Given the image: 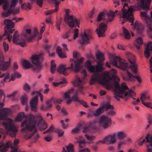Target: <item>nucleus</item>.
<instances>
[{
  "mask_svg": "<svg viewBox=\"0 0 152 152\" xmlns=\"http://www.w3.org/2000/svg\"><path fill=\"white\" fill-rule=\"evenodd\" d=\"M128 15H127L126 16V17H125V18H126V20H129V21L131 23V26H133L134 25V18H133V13H132V14L131 15H129V16H127Z\"/></svg>",
  "mask_w": 152,
  "mask_h": 152,
  "instance_id": "nucleus-47",
  "label": "nucleus"
},
{
  "mask_svg": "<svg viewBox=\"0 0 152 152\" xmlns=\"http://www.w3.org/2000/svg\"><path fill=\"white\" fill-rule=\"evenodd\" d=\"M87 69L90 72L96 73L95 67L94 66L91 65Z\"/></svg>",
  "mask_w": 152,
  "mask_h": 152,
  "instance_id": "nucleus-56",
  "label": "nucleus"
},
{
  "mask_svg": "<svg viewBox=\"0 0 152 152\" xmlns=\"http://www.w3.org/2000/svg\"><path fill=\"white\" fill-rule=\"evenodd\" d=\"M56 52L58 56L61 58H63L66 57L64 51L63 52L62 49L59 47H57L56 49Z\"/></svg>",
  "mask_w": 152,
  "mask_h": 152,
  "instance_id": "nucleus-33",
  "label": "nucleus"
},
{
  "mask_svg": "<svg viewBox=\"0 0 152 152\" xmlns=\"http://www.w3.org/2000/svg\"><path fill=\"white\" fill-rule=\"evenodd\" d=\"M4 23L6 28L7 30H10L8 31L5 30L4 33V35L0 36V41L1 40L4 36H7V37L8 41L10 42L12 39V36L11 35L12 33L15 30L14 29L11 30L13 28L14 26V24L11 20L5 19L4 20Z\"/></svg>",
  "mask_w": 152,
  "mask_h": 152,
  "instance_id": "nucleus-8",
  "label": "nucleus"
},
{
  "mask_svg": "<svg viewBox=\"0 0 152 152\" xmlns=\"http://www.w3.org/2000/svg\"><path fill=\"white\" fill-rule=\"evenodd\" d=\"M11 4L10 5L9 8V4L7 2H6V0H0V5L4 2L3 6V10L5 11L2 12V15L3 17H7L9 16L12 13L13 14H17L19 12L18 9H16L15 10L13 8L16 4L18 0H11Z\"/></svg>",
  "mask_w": 152,
  "mask_h": 152,
  "instance_id": "nucleus-5",
  "label": "nucleus"
},
{
  "mask_svg": "<svg viewBox=\"0 0 152 152\" xmlns=\"http://www.w3.org/2000/svg\"><path fill=\"white\" fill-rule=\"evenodd\" d=\"M118 48L119 50H125V46L121 45L118 44L117 45Z\"/></svg>",
  "mask_w": 152,
  "mask_h": 152,
  "instance_id": "nucleus-62",
  "label": "nucleus"
},
{
  "mask_svg": "<svg viewBox=\"0 0 152 152\" xmlns=\"http://www.w3.org/2000/svg\"><path fill=\"white\" fill-rule=\"evenodd\" d=\"M107 28V26L104 23H102L99 24L98 28L96 30V32L99 37L104 36V33Z\"/></svg>",
  "mask_w": 152,
  "mask_h": 152,
  "instance_id": "nucleus-21",
  "label": "nucleus"
},
{
  "mask_svg": "<svg viewBox=\"0 0 152 152\" xmlns=\"http://www.w3.org/2000/svg\"><path fill=\"white\" fill-rule=\"evenodd\" d=\"M62 100L61 99H55L52 98L50 100H48V109L52 107L53 103L55 104H60Z\"/></svg>",
  "mask_w": 152,
  "mask_h": 152,
  "instance_id": "nucleus-31",
  "label": "nucleus"
},
{
  "mask_svg": "<svg viewBox=\"0 0 152 152\" xmlns=\"http://www.w3.org/2000/svg\"><path fill=\"white\" fill-rule=\"evenodd\" d=\"M126 72L127 74L123 77V78L124 80L132 81H134L136 79L139 83H140L142 82V80L139 75L134 76L127 71Z\"/></svg>",
  "mask_w": 152,
  "mask_h": 152,
  "instance_id": "nucleus-20",
  "label": "nucleus"
},
{
  "mask_svg": "<svg viewBox=\"0 0 152 152\" xmlns=\"http://www.w3.org/2000/svg\"><path fill=\"white\" fill-rule=\"evenodd\" d=\"M93 116H94V111H91L88 113L87 117L88 118H91Z\"/></svg>",
  "mask_w": 152,
  "mask_h": 152,
  "instance_id": "nucleus-60",
  "label": "nucleus"
},
{
  "mask_svg": "<svg viewBox=\"0 0 152 152\" xmlns=\"http://www.w3.org/2000/svg\"><path fill=\"white\" fill-rule=\"evenodd\" d=\"M56 65L54 61L52 60L51 62L50 71L52 74H54L56 70Z\"/></svg>",
  "mask_w": 152,
  "mask_h": 152,
  "instance_id": "nucleus-44",
  "label": "nucleus"
},
{
  "mask_svg": "<svg viewBox=\"0 0 152 152\" xmlns=\"http://www.w3.org/2000/svg\"><path fill=\"white\" fill-rule=\"evenodd\" d=\"M92 38V36L90 34H88L85 31L83 34L81 35V38L79 39L80 43L81 44H88L89 41Z\"/></svg>",
  "mask_w": 152,
  "mask_h": 152,
  "instance_id": "nucleus-23",
  "label": "nucleus"
},
{
  "mask_svg": "<svg viewBox=\"0 0 152 152\" xmlns=\"http://www.w3.org/2000/svg\"><path fill=\"white\" fill-rule=\"evenodd\" d=\"M28 97L26 94H24L21 99V102L23 105H25L27 103Z\"/></svg>",
  "mask_w": 152,
  "mask_h": 152,
  "instance_id": "nucleus-48",
  "label": "nucleus"
},
{
  "mask_svg": "<svg viewBox=\"0 0 152 152\" xmlns=\"http://www.w3.org/2000/svg\"><path fill=\"white\" fill-rule=\"evenodd\" d=\"M35 94L37 96L34 97L30 101V104L31 110L34 111H36L37 110V106L38 101V96H39L40 98L41 102L43 101V96L39 92L34 91L31 93V94L34 95Z\"/></svg>",
  "mask_w": 152,
  "mask_h": 152,
  "instance_id": "nucleus-14",
  "label": "nucleus"
},
{
  "mask_svg": "<svg viewBox=\"0 0 152 152\" xmlns=\"http://www.w3.org/2000/svg\"><path fill=\"white\" fill-rule=\"evenodd\" d=\"M126 57L128 58L129 62L131 64L130 68L132 73L134 74L137 73V65L135 63V60L134 56L130 53H126Z\"/></svg>",
  "mask_w": 152,
  "mask_h": 152,
  "instance_id": "nucleus-17",
  "label": "nucleus"
},
{
  "mask_svg": "<svg viewBox=\"0 0 152 152\" xmlns=\"http://www.w3.org/2000/svg\"><path fill=\"white\" fill-rule=\"evenodd\" d=\"M146 95L144 94H141L140 99L142 102H144L146 99Z\"/></svg>",
  "mask_w": 152,
  "mask_h": 152,
  "instance_id": "nucleus-64",
  "label": "nucleus"
},
{
  "mask_svg": "<svg viewBox=\"0 0 152 152\" xmlns=\"http://www.w3.org/2000/svg\"><path fill=\"white\" fill-rule=\"evenodd\" d=\"M139 8L136 6H131L128 7L127 4L124 3L123 7L121 9V11L120 12L122 14V18H124L127 15L128 17L129 15H131L133 11L137 10Z\"/></svg>",
  "mask_w": 152,
  "mask_h": 152,
  "instance_id": "nucleus-13",
  "label": "nucleus"
},
{
  "mask_svg": "<svg viewBox=\"0 0 152 152\" xmlns=\"http://www.w3.org/2000/svg\"><path fill=\"white\" fill-rule=\"evenodd\" d=\"M116 136L118 139L122 140L126 136V134L123 132H119L117 133Z\"/></svg>",
  "mask_w": 152,
  "mask_h": 152,
  "instance_id": "nucleus-42",
  "label": "nucleus"
},
{
  "mask_svg": "<svg viewBox=\"0 0 152 152\" xmlns=\"http://www.w3.org/2000/svg\"><path fill=\"white\" fill-rule=\"evenodd\" d=\"M56 132L58 133V137H60L63 136V134L64 133V131L63 130L57 129L56 130Z\"/></svg>",
  "mask_w": 152,
  "mask_h": 152,
  "instance_id": "nucleus-54",
  "label": "nucleus"
},
{
  "mask_svg": "<svg viewBox=\"0 0 152 152\" xmlns=\"http://www.w3.org/2000/svg\"><path fill=\"white\" fill-rule=\"evenodd\" d=\"M11 145V143L9 141L7 142L5 145L3 142H0V150L1 152H5Z\"/></svg>",
  "mask_w": 152,
  "mask_h": 152,
  "instance_id": "nucleus-27",
  "label": "nucleus"
},
{
  "mask_svg": "<svg viewBox=\"0 0 152 152\" xmlns=\"http://www.w3.org/2000/svg\"><path fill=\"white\" fill-rule=\"evenodd\" d=\"M73 91V89L72 88L65 92L63 95L64 99H70L71 97L70 95L72 93Z\"/></svg>",
  "mask_w": 152,
  "mask_h": 152,
  "instance_id": "nucleus-40",
  "label": "nucleus"
},
{
  "mask_svg": "<svg viewBox=\"0 0 152 152\" xmlns=\"http://www.w3.org/2000/svg\"><path fill=\"white\" fill-rule=\"evenodd\" d=\"M26 120L21 125V127L25 126L22 129L23 132H31L35 128L37 123V126L40 129H44L47 127V125L39 114L35 116L32 114H30L26 115Z\"/></svg>",
  "mask_w": 152,
  "mask_h": 152,
  "instance_id": "nucleus-3",
  "label": "nucleus"
},
{
  "mask_svg": "<svg viewBox=\"0 0 152 152\" xmlns=\"http://www.w3.org/2000/svg\"><path fill=\"white\" fill-rule=\"evenodd\" d=\"M13 39L14 43H16L17 44L20 45L18 42H22L23 39H22L21 35V40H20V37L18 35V32L16 31L14 33L13 35Z\"/></svg>",
  "mask_w": 152,
  "mask_h": 152,
  "instance_id": "nucleus-30",
  "label": "nucleus"
},
{
  "mask_svg": "<svg viewBox=\"0 0 152 152\" xmlns=\"http://www.w3.org/2000/svg\"><path fill=\"white\" fill-rule=\"evenodd\" d=\"M114 15V13L113 12L111 11H110L107 14V19H106L104 17V13L101 12H100L98 16L96 21L98 22H99L101 20L104 19L105 20L106 23H108L111 21L113 19Z\"/></svg>",
  "mask_w": 152,
  "mask_h": 152,
  "instance_id": "nucleus-16",
  "label": "nucleus"
},
{
  "mask_svg": "<svg viewBox=\"0 0 152 152\" xmlns=\"http://www.w3.org/2000/svg\"><path fill=\"white\" fill-rule=\"evenodd\" d=\"M122 29L123 33L124 34L125 38L127 39H129L131 35L127 29L125 28L124 27H122Z\"/></svg>",
  "mask_w": 152,
  "mask_h": 152,
  "instance_id": "nucleus-38",
  "label": "nucleus"
},
{
  "mask_svg": "<svg viewBox=\"0 0 152 152\" xmlns=\"http://www.w3.org/2000/svg\"><path fill=\"white\" fill-rule=\"evenodd\" d=\"M70 10L67 9L66 11V15L64 18L65 23L71 28L77 27L79 28L80 20L72 15H69Z\"/></svg>",
  "mask_w": 152,
  "mask_h": 152,
  "instance_id": "nucleus-7",
  "label": "nucleus"
},
{
  "mask_svg": "<svg viewBox=\"0 0 152 152\" xmlns=\"http://www.w3.org/2000/svg\"><path fill=\"white\" fill-rule=\"evenodd\" d=\"M110 73L113 74L112 76L114 82L113 83H110L112 86L110 87L109 89L110 88H114L115 92L117 94H120L115 95V98L118 101H120L119 98H120L122 99L125 98V100L126 101L129 97L134 96L135 95V93L132 90H130L126 92L125 91V90H128V88L124 83H122L121 86H120L118 83L119 79L115 75L116 71L113 69L110 72Z\"/></svg>",
  "mask_w": 152,
  "mask_h": 152,
  "instance_id": "nucleus-2",
  "label": "nucleus"
},
{
  "mask_svg": "<svg viewBox=\"0 0 152 152\" xmlns=\"http://www.w3.org/2000/svg\"><path fill=\"white\" fill-rule=\"evenodd\" d=\"M111 119L105 115L102 116L100 118L99 122V125L106 128L111 124Z\"/></svg>",
  "mask_w": 152,
  "mask_h": 152,
  "instance_id": "nucleus-19",
  "label": "nucleus"
},
{
  "mask_svg": "<svg viewBox=\"0 0 152 152\" xmlns=\"http://www.w3.org/2000/svg\"><path fill=\"white\" fill-rule=\"evenodd\" d=\"M78 31L79 30L77 28H75L72 30V32L73 34V37L72 38L68 39V41H71L76 39L78 37Z\"/></svg>",
  "mask_w": 152,
  "mask_h": 152,
  "instance_id": "nucleus-34",
  "label": "nucleus"
},
{
  "mask_svg": "<svg viewBox=\"0 0 152 152\" xmlns=\"http://www.w3.org/2000/svg\"><path fill=\"white\" fill-rule=\"evenodd\" d=\"M25 116V115L23 112H21L19 113L15 119L16 122L20 121Z\"/></svg>",
  "mask_w": 152,
  "mask_h": 152,
  "instance_id": "nucleus-41",
  "label": "nucleus"
},
{
  "mask_svg": "<svg viewBox=\"0 0 152 152\" xmlns=\"http://www.w3.org/2000/svg\"><path fill=\"white\" fill-rule=\"evenodd\" d=\"M11 110L9 109L3 108L0 110V121L6 119L7 115L10 114Z\"/></svg>",
  "mask_w": 152,
  "mask_h": 152,
  "instance_id": "nucleus-25",
  "label": "nucleus"
},
{
  "mask_svg": "<svg viewBox=\"0 0 152 152\" xmlns=\"http://www.w3.org/2000/svg\"><path fill=\"white\" fill-rule=\"evenodd\" d=\"M61 19H60L56 23V27L57 28H58L59 31H60V26L61 24Z\"/></svg>",
  "mask_w": 152,
  "mask_h": 152,
  "instance_id": "nucleus-58",
  "label": "nucleus"
},
{
  "mask_svg": "<svg viewBox=\"0 0 152 152\" xmlns=\"http://www.w3.org/2000/svg\"><path fill=\"white\" fill-rule=\"evenodd\" d=\"M146 141L150 142V146L148 145L147 148L148 149V152H152V136H150L148 134L145 137Z\"/></svg>",
  "mask_w": 152,
  "mask_h": 152,
  "instance_id": "nucleus-28",
  "label": "nucleus"
},
{
  "mask_svg": "<svg viewBox=\"0 0 152 152\" xmlns=\"http://www.w3.org/2000/svg\"><path fill=\"white\" fill-rule=\"evenodd\" d=\"M107 115L111 116H113L116 114L115 111L113 110V109L108 111L107 113Z\"/></svg>",
  "mask_w": 152,
  "mask_h": 152,
  "instance_id": "nucleus-51",
  "label": "nucleus"
},
{
  "mask_svg": "<svg viewBox=\"0 0 152 152\" xmlns=\"http://www.w3.org/2000/svg\"><path fill=\"white\" fill-rule=\"evenodd\" d=\"M43 59L42 54L32 55L31 59L33 64L34 65L32 66V68L34 71H39L42 68L41 63Z\"/></svg>",
  "mask_w": 152,
  "mask_h": 152,
  "instance_id": "nucleus-10",
  "label": "nucleus"
},
{
  "mask_svg": "<svg viewBox=\"0 0 152 152\" xmlns=\"http://www.w3.org/2000/svg\"><path fill=\"white\" fill-rule=\"evenodd\" d=\"M85 66L87 68H88L91 66V61L90 60H88L85 63Z\"/></svg>",
  "mask_w": 152,
  "mask_h": 152,
  "instance_id": "nucleus-61",
  "label": "nucleus"
},
{
  "mask_svg": "<svg viewBox=\"0 0 152 152\" xmlns=\"http://www.w3.org/2000/svg\"><path fill=\"white\" fill-rule=\"evenodd\" d=\"M103 108V110H107L109 109H113L114 107H113L109 104V103H106L104 105H103L102 106Z\"/></svg>",
  "mask_w": 152,
  "mask_h": 152,
  "instance_id": "nucleus-46",
  "label": "nucleus"
},
{
  "mask_svg": "<svg viewBox=\"0 0 152 152\" xmlns=\"http://www.w3.org/2000/svg\"><path fill=\"white\" fill-rule=\"evenodd\" d=\"M83 81H82L79 78L77 77L74 82V84L76 86L78 87V90L76 92L75 94L71 98L72 101L75 102H77L79 103L80 100L77 97L78 95V92H79L80 93L83 94Z\"/></svg>",
  "mask_w": 152,
  "mask_h": 152,
  "instance_id": "nucleus-11",
  "label": "nucleus"
},
{
  "mask_svg": "<svg viewBox=\"0 0 152 152\" xmlns=\"http://www.w3.org/2000/svg\"><path fill=\"white\" fill-rule=\"evenodd\" d=\"M23 89L27 92H28L30 90L31 87L28 84L26 83L23 86Z\"/></svg>",
  "mask_w": 152,
  "mask_h": 152,
  "instance_id": "nucleus-50",
  "label": "nucleus"
},
{
  "mask_svg": "<svg viewBox=\"0 0 152 152\" xmlns=\"http://www.w3.org/2000/svg\"><path fill=\"white\" fill-rule=\"evenodd\" d=\"M90 128L91 127L89 126V124L87 126H85L83 128V132L84 133H87L90 131Z\"/></svg>",
  "mask_w": 152,
  "mask_h": 152,
  "instance_id": "nucleus-52",
  "label": "nucleus"
},
{
  "mask_svg": "<svg viewBox=\"0 0 152 152\" xmlns=\"http://www.w3.org/2000/svg\"><path fill=\"white\" fill-rule=\"evenodd\" d=\"M104 111V110H103L102 107L101 106L94 111V116H98L103 113Z\"/></svg>",
  "mask_w": 152,
  "mask_h": 152,
  "instance_id": "nucleus-39",
  "label": "nucleus"
},
{
  "mask_svg": "<svg viewBox=\"0 0 152 152\" xmlns=\"http://www.w3.org/2000/svg\"><path fill=\"white\" fill-rule=\"evenodd\" d=\"M25 31L26 32L21 34L23 42H18L20 45L22 47H24L26 45V41L29 42L31 41L34 37H36L39 34L38 31L36 28L34 29L32 34H31V29H26Z\"/></svg>",
  "mask_w": 152,
  "mask_h": 152,
  "instance_id": "nucleus-6",
  "label": "nucleus"
},
{
  "mask_svg": "<svg viewBox=\"0 0 152 152\" xmlns=\"http://www.w3.org/2000/svg\"><path fill=\"white\" fill-rule=\"evenodd\" d=\"M21 77V75L17 72H15L11 76L10 81L14 80L16 77L19 78Z\"/></svg>",
  "mask_w": 152,
  "mask_h": 152,
  "instance_id": "nucleus-45",
  "label": "nucleus"
},
{
  "mask_svg": "<svg viewBox=\"0 0 152 152\" xmlns=\"http://www.w3.org/2000/svg\"><path fill=\"white\" fill-rule=\"evenodd\" d=\"M66 148L68 152H72L73 151V146L72 145L69 144Z\"/></svg>",
  "mask_w": 152,
  "mask_h": 152,
  "instance_id": "nucleus-53",
  "label": "nucleus"
},
{
  "mask_svg": "<svg viewBox=\"0 0 152 152\" xmlns=\"http://www.w3.org/2000/svg\"><path fill=\"white\" fill-rule=\"evenodd\" d=\"M5 96L2 90H0V107L4 105L3 103L5 101Z\"/></svg>",
  "mask_w": 152,
  "mask_h": 152,
  "instance_id": "nucleus-37",
  "label": "nucleus"
},
{
  "mask_svg": "<svg viewBox=\"0 0 152 152\" xmlns=\"http://www.w3.org/2000/svg\"><path fill=\"white\" fill-rule=\"evenodd\" d=\"M141 18L145 23V26L148 28L147 32L149 33L152 31V21L150 18L149 15L145 12H141Z\"/></svg>",
  "mask_w": 152,
  "mask_h": 152,
  "instance_id": "nucleus-15",
  "label": "nucleus"
},
{
  "mask_svg": "<svg viewBox=\"0 0 152 152\" xmlns=\"http://www.w3.org/2000/svg\"><path fill=\"white\" fill-rule=\"evenodd\" d=\"M72 36V31H68L63 35L62 38L64 39H68V38Z\"/></svg>",
  "mask_w": 152,
  "mask_h": 152,
  "instance_id": "nucleus-43",
  "label": "nucleus"
},
{
  "mask_svg": "<svg viewBox=\"0 0 152 152\" xmlns=\"http://www.w3.org/2000/svg\"><path fill=\"white\" fill-rule=\"evenodd\" d=\"M2 124L8 134L12 137H15L18 130L12 119L7 118V121L3 122Z\"/></svg>",
  "mask_w": 152,
  "mask_h": 152,
  "instance_id": "nucleus-9",
  "label": "nucleus"
},
{
  "mask_svg": "<svg viewBox=\"0 0 152 152\" xmlns=\"http://www.w3.org/2000/svg\"><path fill=\"white\" fill-rule=\"evenodd\" d=\"M141 7L143 8H148L151 3V0H140Z\"/></svg>",
  "mask_w": 152,
  "mask_h": 152,
  "instance_id": "nucleus-29",
  "label": "nucleus"
},
{
  "mask_svg": "<svg viewBox=\"0 0 152 152\" xmlns=\"http://www.w3.org/2000/svg\"><path fill=\"white\" fill-rule=\"evenodd\" d=\"M78 53L75 52L73 53V57L75 58L76 60L74 61V63H72L70 67L66 68L65 65L61 64L58 66L57 69V71L60 74H62L64 76H67L69 71V69H70L76 72H77L80 71L81 68V64L83 62L84 58L83 57L80 58H79Z\"/></svg>",
  "mask_w": 152,
  "mask_h": 152,
  "instance_id": "nucleus-4",
  "label": "nucleus"
},
{
  "mask_svg": "<svg viewBox=\"0 0 152 152\" xmlns=\"http://www.w3.org/2000/svg\"><path fill=\"white\" fill-rule=\"evenodd\" d=\"M8 61H5L3 55L0 53V69L1 70H6L10 65Z\"/></svg>",
  "mask_w": 152,
  "mask_h": 152,
  "instance_id": "nucleus-24",
  "label": "nucleus"
},
{
  "mask_svg": "<svg viewBox=\"0 0 152 152\" xmlns=\"http://www.w3.org/2000/svg\"><path fill=\"white\" fill-rule=\"evenodd\" d=\"M143 44V42L142 39L139 37L137 38L134 42V44L137 48L139 50L140 48V46Z\"/></svg>",
  "mask_w": 152,
  "mask_h": 152,
  "instance_id": "nucleus-32",
  "label": "nucleus"
},
{
  "mask_svg": "<svg viewBox=\"0 0 152 152\" xmlns=\"http://www.w3.org/2000/svg\"><path fill=\"white\" fill-rule=\"evenodd\" d=\"M116 134L115 133L109 135L104 137L102 140L99 141L97 142L96 144L98 145L100 142H101L103 144L108 143L110 144H113L116 142Z\"/></svg>",
  "mask_w": 152,
  "mask_h": 152,
  "instance_id": "nucleus-18",
  "label": "nucleus"
},
{
  "mask_svg": "<svg viewBox=\"0 0 152 152\" xmlns=\"http://www.w3.org/2000/svg\"><path fill=\"white\" fill-rule=\"evenodd\" d=\"M152 50V42H150L148 43L144 52V55L145 57L148 58L151 55L150 51Z\"/></svg>",
  "mask_w": 152,
  "mask_h": 152,
  "instance_id": "nucleus-26",
  "label": "nucleus"
},
{
  "mask_svg": "<svg viewBox=\"0 0 152 152\" xmlns=\"http://www.w3.org/2000/svg\"><path fill=\"white\" fill-rule=\"evenodd\" d=\"M22 64L24 68L27 69H29L31 67H32L33 66L28 61L25 59L23 60L22 61Z\"/></svg>",
  "mask_w": 152,
  "mask_h": 152,
  "instance_id": "nucleus-35",
  "label": "nucleus"
},
{
  "mask_svg": "<svg viewBox=\"0 0 152 152\" xmlns=\"http://www.w3.org/2000/svg\"><path fill=\"white\" fill-rule=\"evenodd\" d=\"M79 103L81 104L84 107L86 108H88V105L83 100H80Z\"/></svg>",
  "mask_w": 152,
  "mask_h": 152,
  "instance_id": "nucleus-59",
  "label": "nucleus"
},
{
  "mask_svg": "<svg viewBox=\"0 0 152 152\" xmlns=\"http://www.w3.org/2000/svg\"><path fill=\"white\" fill-rule=\"evenodd\" d=\"M3 45L5 51L6 52L7 51L8 49V45L7 44H6L5 42H3Z\"/></svg>",
  "mask_w": 152,
  "mask_h": 152,
  "instance_id": "nucleus-63",
  "label": "nucleus"
},
{
  "mask_svg": "<svg viewBox=\"0 0 152 152\" xmlns=\"http://www.w3.org/2000/svg\"><path fill=\"white\" fill-rule=\"evenodd\" d=\"M96 13V11L95 9L94 8L93 9L92 11L90 12L89 14V17L91 18L95 17Z\"/></svg>",
  "mask_w": 152,
  "mask_h": 152,
  "instance_id": "nucleus-49",
  "label": "nucleus"
},
{
  "mask_svg": "<svg viewBox=\"0 0 152 152\" xmlns=\"http://www.w3.org/2000/svg\"><path fill=\"white\" fill-rule=\"evenodd\" d=\"M85 137L87 139L90 141H92L95 139V137L93 136H90L87 134L85 135Z\"/></svg>",
  "mask_w": 152,
  "mask_h": 152,
  "instance_id": "nucleus-55",
  "label": "nucleus"
},
{
  "mask_svg": "<svg viewBox=\"0 0 152 152\" xmlns=\"http://www.w3.org/2000/svg\"><path fill=\"white\" fill-rule=\"evenodd\" d=\"M96 56L97 65L95 67L96 73L92 75L90 79V84L91 85H93L96 81H98L102 86H104L106 89H109L112 85L108 82L113 79L112 75L113 74L110 73V72L113 70L115 69H112L110 71V73L111 76L109 75L103 76L98 73V72H101L102 70V64L101 62L104 60V58L103 55L100 52L96 53Z\"/></svg>",
  "mask_w": 152,
  "mask_h": 152,
  "instance_id": "nucleus-1",
  "label": "nucleus"
},
{
  "mask_svg": "<svg viewBox=\"0 0 152 152\" xmlns=\"http://www.w3.org/2000/svg\"><path fill=\"white\" fill-rule=\"evenodd\" d=\"M40 33L41 34H42L43 33L45 30V24L43 23H42L40 25Z\"/></svg>",
  "mask_w": 152,
  "mask_h": 152,
  "instance_id": "nucleus-57",
  "label": "nucleus"
},
{
  "mask_svg": "<svg viewBox=\"0 0 152 152\" xmlns=\"http://www.w3.org/2000/svg\"><path fill=\"white\" fill-rule=\"evenodd\" d=\"M134 27L139 32H141L143 29V26L136 21L134 23Z\"/></svg>",
  "mask_w": 152,
  "mask_h": 152,
  "instance_id": "nucleus-36",
  "label": "nucleus"
},
{
  "mask_svg": "<svg viewBox=\"0 0 152 152\" xmlns=\"http://www.w3.org/2000/svg\"><path fill=\"white\" fill-rule=\"evenodd\" d=\"M122 59L118 56H114L111 61V63L114 66H117L123 71H127L128 68V64L121 61Z\"/></svg>",
  "mask_w": 152,
  "mask_h": 152,
  "instance_id": "nucleus-12",
  "label": "nucleus"
},
{
  "mask_svg": "<svg viewBox=\"0 0 152 152\" xmlns=\"http://www.w3.org/2000/svg\"><path fill=\"white\" fill-rule=\"evenodd\" d=\"M75 139L77 140V142L79 143V146L80 149L79 151L78 152H90L89 150L87 148L82 149V148L85 146L86 141L82 139V137H81L79 136L78 137H76Z\"/></svg>",
  "mask_w": 152,
  "mask_h": 152,
  "instance_id": "nucleus-22",
  "label": "nucleus"
}]
</instances>
